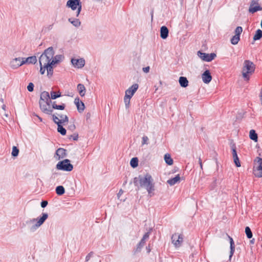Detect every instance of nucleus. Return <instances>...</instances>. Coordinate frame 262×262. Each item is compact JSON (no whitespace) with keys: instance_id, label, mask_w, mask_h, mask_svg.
<instances>
[{"instance_id":"nucleus-33","label":"nucleus","mask_w":262,"mask_h":262,"mask_svg":"<svg viewBox=\"0 0 262 262\" xmlns=\"http://www.w3.org/2000/svg\"><path fill=\"white\" fill-rule=\"evenodd\" d=\"M52 108L56 110H63L65 108V104L62 103L60 105H57L55 102H53L52 103Z\"/></svg>"},{"instance_id":"nucleus-19","label":"nucleus","mask_w":262,"mask_h":262,"mask_svg":"<svg viewBox=\"0 0 262 262\" xmlns=\"http://www.w3.org/2000/svg\"><path fill=\"white\" fill-rule=\"evenodd\" d=\"M67 150L62 148H58L56 152V155L58 157L57 159L60 160L64 158L67 155Z\"/></svg>"},{"instance_id":"nucleus-46","label":"nucleus","mask_w":262,"mask_h":262,"mask_svg":"<svg viewBox=\"0 0 262 262\" xmlns=\"http://www.w3.org/2000/svg\"><path fill=\"white\" fill-rule=\"evenodd\" d=\"M93 252H90L86 256V257H85V261H88L91 258V257L93 256Z\"/></svg>"},{"instance_id":"nucleus-54","label":"nucleus","mask_w":262,"mask_h":262,"mask_svg":"<svg viewBox=\"0 0 262 262\" xmlns=\"http://www.w3.org/2000/svg\"><path fill=\"white\" fill-rule=\"evenodd\" d=\"M71 128H75V125H73L72 126H71Z\"/></svg>"},{"instance_id":"nucleus-35","label":"nucleus","mask_w":262,"mask_h":262,"mask_svg":"<svg viewBox=\"0 0 262 262\" xmlns=\"http://www.w3.org/2000/svg\"><path fill=\"white\" fill-rule=\"evenodd\" d=\"M130 164L133 168L136 167L138 164V160L137 158H132L130 160Z\"/></svg>"},{"instance_id":"nucleus-25","label":"nucleus","mask_w":262,"mask_h":262,"mask_svg":"<svg viewBox=\"0 0 262 262\" xmlns=\"http://www.w3.org/2000/svg\"><path fill=\"white\" fill-rule=\"evenodd\" d=\"M180 85L183 88H186L188 85V81L186 77L181 76L179 80Z\"/></svg>"},{"instance_id":"nucleus-9","label":"nucleus","mask_w":262,"mask_h":262,"mask_svg":"<svg viewBox=\"0 0 262 262\" xmlns=\"http://www.w3.org/2000/svg\"><path fill=\"white\" fill-rule=\"evenodd\" d=\"M198 55L202 60L207 62L212 61L216 57L215 53L207 54L201 51L198 52Z\"/></svg>"},{"instance_id":"nucleus-38","label":"nucleus","mask_w":262,"mask_h":262,"mask_svg":"<svg viewBox=\"0 0 262 262\" xmlns=\"http://www.w3.org/2000/svg\"><path fill=\"white\" fill-rule=\"evenodd\" d=\"M130 99H131V98L125 95V96L124 97V102L126 108H128L129 107Z\"/></svg>"},{"instance_id":"nucleus-3","label":"nucleus","mask_w":262,"mask_h":262,"mask_svg":"<svg viewBox=\"0 0 262 262\" xmlns=\"http://www.w3.org/2000/svg\"><path fill=\"white\" fill-rule=\"evenodd\" d=\"M41 215L42 216L40 217L31 219L26 221L27 225H30L36 222L35 224L30 227L29 230L30 232H35L43 224L48 217V214L47 213H42Z\"/></svg>"},{"instance_id":"nucleus-37","label":"nucleus","mask_w":262,"mask_h":262,"mask_svg":"<svg viewBox=\"0 0 262 262\" xmlns=\"http://www.w3.org/2000/svg\"><path fill=\"white\" fill-rule=\"evenodd\" d=\"M245 233L248 238H251L252 237V233L249 227H246L245 228Z\"/></svg>"},{"instance_id":"nucleus-41","label":"nucleus","mask_w":262,"mask_h":262,"mask_svg":"<svg viewBox=\"0 0 262 262\" xmlns=\"http://www.w3.org/2000/svg\"><path fill=\"white\" fill-rule=\"evenodd\" d=\"M53 120L54 122L58 125V124H61V122L60 121V119L58 117L57 115L54 114L52 115Z\"/></svg>"},{"instance_id":"nucleus-39","label":"nucleus","mask_w":262,"mask_h":262,"mask_svg":"<svg viewBox=\"0 0 262 262\" xmlns=\"http://www.w3.org/2000/svg\"><path fill=\"white\" fill-rule=\"evenodd\" d=\"M51 98L52 99H55L58 97H59L61 96L60 93L58 92L57 94L54 91H51Z\"/></svg>"},{"instance_id":"nucleus-49","label":"nucleus","mask_w":262,"mask_h":262,"mask_svg":"<svg viewBox=\"0 0 262 262\" xmlns=\"http://www.w3.org/2000/svg\"><path fill=\"white\" fill-rule=\"evenodd\" d=\"M48 202L47 201H42L41 202V206L42 208H45L46 207L47 205H48Z\"/></svg>"},{"instance_id":"nucleus-36","label":"nucleus","mask_w":262,"mask_h":262,"mask_svg":"<svg viewBox=\"0 0 262 262\" xmlns=\"http://www.w3.org/2000/svg\"><path fill=\"white\" fill-rule=\"evenodd\" d=\"M239 39L240 37L238 36L237 35H234L231 39V43L232 45H235L237 44Z\"/></svg>"},{"instance_id":"nucleus-32","label":"nucleus","mask_w":262,"mask_h":262,"mask_svg":"<svg viewBox=\"0 0 262 262\" xmlns=\"http://www.w3.org/2000/svg\"><path fill=\"white\" fill-rule=\"evenodd\" d=\"M262 37V31L260 29H258L255 33L253 37V40L254 41L259 40Z\"/></svg>"},{"instance_id":"nucleus-51","label":"nucleus","mask_w":262,"mask_h":262,"mask_svg":"<svg viewBox=\"0 0 262 262\" xmlns=\"http://www.w3.org/2000/svg\"><path fill=\"white\" fill-rule=\"evenodd\" d=\"M149 70H150V67H145V68H143L142 69V70L144 72V73H148L149 71Z\"/></svg>"},{"instance_id":"nucleus-13","label":"nucleus","mask_w":262,"mask_h":262,"mask_svg":"<svg viewBox=\"0 0 262 262\" xmlns=\"http://www.w3.org/2000/svg\"><path fill=\"white\" fill-rule=\"evenodd\" d=\"M25 64L24 58L20 57L13 59L10 62L11 67L13 69H17L23 64Z\"/></svg>"},{"instance_id":"nucleus-30","label":"nucleus","mask_w":262,"mask_h":262,"mask_svg":"<svg viewBox=\"0 0 262 262\" xmlns=\"http://www.w3.org/2000/svg\"><path fill=\"white\" fill-rule=\"evenodd\" d=\"M249 136H250V138L251 140L254 141L255 142H256L257 141V139H258L257 135L254 130L251 129L250 131Z\"/></svg>"},{"instance_id":"nucleus-43","label":"nucleus","mask_w":262,"mask_h":262,"mask_svg":"<svg viewBox=\"0 0 262 262\" xmlns=\"http://www.w3.org/2000/svg\"><path fill=\"white\" fill-rule=\"evenodd\" d=\"M148 138L146 136H144L142 138V144H148Z\"/></svg>"},{"instance_id":"nucleus-7","label":"nucleus","mask_w":262,"mask_h":262,"mask_svg":"<svg viewBox=\"0 0 262 262\" xmlns=\"http://www.w3.org/2000/svg\"><path fill=\"white\" fill-rule=\"evenodd\" d=\"M257 163L254 167V174L257 177H262V158L257 157Z\"/></svg>"},{"instance_id":"nucleus-22","label":"nucleus","mask_w":262,"mask_h":262,"mask_svg":"<svg viewBox=\"0 0 262 262\" xmlns=\"http://www.w3.org/2000/svg\"><path fill=\"white\" fill-rule=\"evenodd\" d=\"M50 95L48 92L44 91L40 94V100L44 102H49L50 101Z\"/></svg>"},{"instance_id":"nucleus-1","label":"nucleus","mask_w":262,"mask_h":262,"mask_svg":"<svg viewBox=\"0 0 262 262\" xmlns=\"http://www.w3.org/2000/svg\"><path fill=\"white\" fill-rule=\"evenodd\" d=\"M133 183L137 187V190L144 188L147 191L148 195L151 197L154 195L155 183L152 177L148 173L144 177L139 176L134 179Z\"/></svg>"},{"instance_id":"nucleus-6","label":"nucleus","mask_w":262,"mask_h":262,"mask_svg":"<svg viewBox=\"0 0 262 262\" xmlns=\"http://www.w3.org/2000/svg\"><path fill=\"white\" fill-rule=\"evenodd\" d=\"M56 168L58 170H62L66 171H71L73 169V165L70 163L69 159H65L59 162L56 165Z\"/></svg>"},{"instance_id":"nucleus-29","label":"nucleus","mask_w":262,"mask_h":262,"mask_svg":"<svg viewBox=\"0 0 262 262\" xmlns=\"http://www.w3.org/2000/svg\"><path fill=\"white\" fill-rule=\"evenodd\" d=\"M59 118L60 119V121L61 122V124H63L64 123H68L69 121L68 117L67 115H60L59 114H56Z\"/></svg>"},{"instance_id":"nucleus-52","label":"nucleus","mask_w":262,"mask_h":262,"mask_svg":"<svg viewBox=\"0 0 262 262\" xmlns=\"http://www.w3.org/2000/svg\"><path fill=\"white\" fill-rule=\"evenodd\" d=\"M123 193V190L122 189H120L119 191V193L118 194V196L121 195Z\"/></svg>"},{"instance_id":"nucleus-8","label":"nucleus","mask_w":262,"mask_h":262,"mask_svg":"<svg viewBox=\"0 0 262 262\" xmlns=\"http://www.w3.org/2000/svg\"><path fill=\"white\" fill-rule=\"evenodd\" d=\"M171 241L175 247L178 248L181 246L183 241V235L174 233L171 236Z\"/></svg>"},{"instance_id":"nucleus-5","label":"nucleus","mask_w":262,"mask_h":262,"mask_svg":"<svg viewBox=\"0 0 262 262\" xmlns=\"http://www.w3.org/2000/svg\"><path fill=\"white\" fill-rule=\"evenodd\" d=\"M66 6L71 8L72 10L77 9L76 16H79L82 9V5L80 0H69L67 2Z\"/></svg>"},{"instance_id":"nucleus-21","label":"nucleus","mask_w":262,"mask_h":262,"mask_svg":"<svg viewBox=\"0 0 262 262\" xmlns=\"http://www.w3.org/2000/svg\"><path fill=\"white\" fill-rule=\"evenodd\" d=\"M228 237L230 239V255H229V259H231V257H232V256L233 255L234 251H235V245H234V241H233V239H232V238L230 236H229V235H228Z\"/></svg>"},{"instance_id":"nucleus-53","label":"nucleus","mask_w":262,"mask_h":262,"mask_svg":"<svg viewBox=\"0 0 262 262\" xmlns=\"http://www.w3.org/2000/svg\"><path fill=\"white\" fill-rule=\"evenodd\" d=\"M199 163H200L201 168H202L203 166H202V160H201V158H199Z\"/></svg>"},{"instance_id":"nucleus-26","label":"nucleus","mask_w":262,"mask_h":262,"mask_svg":"<svg viewBox=\"0 0 262 262\" xmlns=\"http://www.w3.org/2000/svg\"><path fill=\"white\" fill-rule=\"evenodd\" d=\"M68 21L75 27H79L81 25V22L79 19L69 18Z\"/></svg>"},{"instance_id":"nucleus-48","label":"nucleus","mask_w":262,"mask_h":262,"mask_svg":"<svg viewBox=\"0 0 262 262\" xmlns=\"http://www.w3.org/2000/svg\"><path fill=\"white\" fill-rule=\"evenodd\" d=\"M78 135L77 134H74L72 135L70 137V139H72L74 141H76L78 140Z\"/></svg>"},{"instance_id":"nucleus-18","label":"nucleus","mask_w":262,"mask_h":262,"mask_svg":"<svg viewBox=\"0 0 262 262\" xmlns=\"http://www.w3.org/2000/svg\"><path fill=\"white\" fill-rule=\"evenodd\" d=\"M203 81L205 83H209L211 79L212 76L209 70H206L202 74V76Z\"/></svg>"},{"instance_id":"nucleus-40","label":"nucleus","mask_w":262,"mask_h":262,"mask_svg":"<svg viewBox=\"0 0 262 262\" xmlns=\"http://www.w3.org/2000/svg\"><path fill=\"white\" fill-rule=\"evenodd\" d=\"M18 153H19V149L16 146H13L12 148V151L11 152L12 156L13 157H16L18 156Z\"/></svg>"},{"instance_id":"nucleus-44","label":"nucleus","mask_w":262,"mask_h":262,"mask_svg":"<svg viewBox=\"0 0 262 262\" xmlns=\"http://www.w3.org/2000/svg\"><path fill=\"white\" fill-rule=\"evenodd\" d=\"M27 89L28 90V91L29 92H32L34 90V84L32 82H30L29 83L28 86H27Z\"/></svg>"},{"instance_id":"nucleus-42","label":"nucleus","mask_w":262,"mask_h":262,"mask_svg":"<svg viewBox=\"0 0 262 262\" xmlns=\"http://www.w3.org/2000/svg\"><path fill=\"white\" fill-rule=\"evenodd\" d=\"M242 31H243L242 27H236V28L235 29V35H237L238 36L240 37V35L242 33Z\"/></svg>"},{"instance_id":"nucleus-14","label":"nucleus","mask_w":262,"mask_h":262,"mask_svg":"<svg viewBox=\"0 0 262 262\" xmlns=\"http://www.w3.org/2000/svg\"><path fill=\"white\" fill-rule=\"evenodd\" d=\"M139 88L137 83L133 84L130 87L125 91V96L132 98Z\"/></svg>"},{"instance_id":"nucleus-34","label":"nucleus","mask_w":262,"mask_h":262,"mask_svg":"<svg viewBox=\"0 0 262 262\" xmlns=\"http://www.w3.org/2000/svg\"><path fill=\"white\" fill-rule=\"evenodd\" d=\"M62 124H58L57 127V131L60 133L62 135L66 134V129L62 126Z\"/></svg>"},{"instance_id":"nucleus-12","label":"nucleus","mask_w":262,"mask_h":262,"mask_svg":"<svg viewBox=\"0 0 262 262\" xmlns=\"http://www.w3.org/2000/svg\"><path fill=\"white\" fill-rule=\"evenodd\" d=\"M39 105L40 109L43 113L49 115L52 113V110L50 108L49 102L39 101Z\"/></svg>"},{"instance_id":"nucleus-4","label":"nucleus","mask_w":262,"mask_h":262,"mask_svg":"<svg viewBox=\"0 0 262 262\" xmlns=\"http://www.w3.org/2000/svg\"><path fill=\"white\" fill-rule=\"evenodd\" d=\"M255 69V65L253 62L249 60L244 61L242 70V75L245 80L247 81L249 80L250 75L254 73Z\"/></svg>"},{"instance_id":"nucleus-10","label":"nucleus","mask_w":262,"mask_h":262,"mask_svg":"<svg viewBox=\"0 0 262 262\" xmlns=\"http://www.w3.org/2000/svg\"><path fill=\"white\" fill-rule=\"evenodd\" d=\"M52 49V51L53 52V55H52V58L49 59L50 63H51L52 65H54L55 64L59 63L63 59V56L62 55H54V51L53 48L52 47H49L47 49Z\"/></svg>"},{"instance_id":"nucleus-11","label":"nucleus","mask_w":262,"mask_h":262,"mask_svg":"<svg viewBox=\"0 0 262 262\" xmlns=\"http://www.w3.org/2000/svg\"><path fill=\"white\" fill-rule=\"evenodd\" d=\"M261 10H262V7L259 5L258 2L254 0L252 1L249 9V12L254 13Z\"/></svg>"},{"instance_id":"nucleus-47","label":"nucleus","mask_w":262,"mask_h":262,"mask_svg":"<svg viewBox=\"0 0 262 262\" xmlns=\"http://www.w3.org/2000/svg\"><path fill=\"white\" fill-rule=\"evenodd\" d=\"M40 73L41 74H43L45 72V71L46 70V68H45L43 66L40 65Z\"/></svg>"},{"instance_id":"nucleus-27","label":"nucleus","mask_w":262,"mask_h":262,"mask_svg":"<svg viewBox=\"0 0 262 262\" xmlns=\"http://www.w3.org/2000/svg\"><path fill=\"white\" fill-rule=\"evenodd\" d=\"M25 63H35L37 61V59L35 56H30L27 58H24Z\"/></svg>"},{"instance_id":"nucleus-15","label":"nucleus","mask_w":262,"mask_h":262,"mask_svg":"<svg viewBox=\"0 0 262 262\" xmlns=\"http://www.w3.org/2000/svg\"><path fill=\"white\" fill-rule=\"evenodd\" d=\"M71 62L73 66L76 68H82L85 64V60L83 58H72Z\"/></svg>"},{"instance_id":"nucleus-16","label":"nucleus","mask_w":262,"mask_h":262,"mask_svg":"<svg viewBox=\"0 0 262 262\" xmlns=\"http://www.w3.org/2000/svg\"><path fill=\"white\" fill-rule=\"evenodd\" d=\"M74 103L76 105L77 110L79 113L82 112L85 108V105L84 103L80 100L79 97H77L74 100Z\"/></svg>"},{"instance_id":"nucleus-50","label":"nucleus","mask_w":262,"mask_h":262,"mask_svg":"<svg viewBox=\"0 0 262 262\" xmlns=\"http://www.w3.org/2000/svg\"><path fill=\"white\" fill-rule=\"evenodd\" d=\"M149 232H146L143 235L142 239H144L145 241H146L147 239H148L149 238Z\"/></svg>"},{"instance_id":"nucleus-28","label":"nucleus","mask_w":262,"mask_h":262,"mask_svg":"<svg viewBox=\"0 0 262 262\" xmlns=\"http://www.w3.org/2000/svg\"><path fill=\"white\" fill-rule=\"evenodd\" d=\"M164 160L166 163L169 165H171L173 163V159L168 154H166L164 155Z\"/></svg>"},{"instance_id":"nucleus-31","label":"nucleus","mask_w":262,"mask_h":262,"mask_svg":"<svg viewBox=\"0 0 262 262\" xmlns=\"http://www.w3.org/2000/svg\"><path fill=\"white\" fill-rule=\"evenodd\" d=\"M55 191L56 193L59 195H61L65 192L64 188L62 186H58L56 187Z\"/></svg>"},{"instance_id":"nucleus-2","label":"nucleus","mask_w":262,"mask_h":262,"mask_svg":"<svg viewBox=\"0 0 262 262\" xmlns=\"http://www.w3.org/2000/svg\"><path fill=\"white\" fill-rule=\"evenodd\" d=\"M52 55H53L52 49H46L39 59L40 65H42L45 68H46L47 75L49 77L52 76L53 74V68L54 67V65H52L51 63H50L49 59L52 58Z\"/></svg>"},{"instance_id":"nucleus-24","label":"nucleus","mask_w":262,"mask_h":262,"mask_svg":"<svg viewBox=\"0 0 262 262\" xmlns=\"http://www.w3.org/2000/svg\"><path fill=\"white\" fill-rule=\"evenodd\" d=\"M77 90L79 92V95L81 97H83L86 92V89L84 85L82 84L79 83L77 85Z\"/></svg>"},{"instance_id":"nucleus-23","label":"nucleus","mask_w":262,"mask_h":262,"mask_svg":"<svg viewBox=\"0 0 262 262\" xmlns=\"http://www.w3.org/2000/svg\"><path fill=\"white\" fill-rule=\"evenodd\" d=\"M180 181V177L179 174H177L174 178L169 179L167 181V183L170 186H173L179 182Z\"/></svg>"},{"instance_id":"nucleus-45","label":"nucleus","mask_w":262,"mask_h":262,"mask_svg":"<svg viewBox=\"0 0 262 262\" xmlns=\"http://www.w3.org/2000/svg\"><path fill=\"white\" fill-rule=\"evenodd\" d=\"M145 243V241L144 239L142 238L141 241L140 242V243H139V244L138 245V248H141L142 247H143L144 246Z\"/></svg>"},{"instance_id":"nucleus-20","label":"nucleus","mask_w":262,"mask_h":262,"mask_svg":"<svg viewBox=\"0 0 262 262\" xmlns=\"http://www.w3.org/2000/svg\"><path fill=\"white\" fill-rule=\"evenodd\" d=\"M169 31L166 26H162L160 29V36L163 39H166L168 36Z\"/></svg>"},{"instance_id":"nucleus-17","label":"nucleus","mask_w":262,"mask_h":262,"mask_svg":"<svg viewBox=\"0 0 262 262\" xmlns=\"http://www.w3.org/2000/svg\"><path fill=\"white\" fill-rule=\"evenodd\" d=\"M232 156L234 160V162L236 167H239L241 166V163L237 156V154L236 150V147L234 145L232 146Z\"/></svg>"}]
</instances>
